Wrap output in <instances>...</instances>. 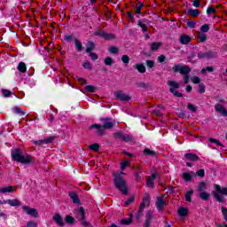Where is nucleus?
I'll return each instance as SVG.
<instances>
[{"label": "nucleus", "mask_w": 227, "mask_h": 227, "mask_svg": "<svg viewBox=\"0 0 227 227\" xmlns=\"http://www.w3.org/2000/svg\"><path fill=\"white\" fill-rule=\"evenodd\" d=\"M121 175H123V172L113 173L114 184V187L118 189V191H121L122 194L127 195L129 194V188H127V181L123 179V176H121Z\"/></svg>", "instance_id": "1"}, {"label": "nucleus", "mask_w": 227, "mask_h": 227, "mask_svg": "<svg viewBox=\"0 0 227 227\" xmlns=\"http://www.w3.org/2000/svg\"><path fill=\"white\" fill-rule=\"evenodd\" d=\"M191 67L187 65H182V64H175L172 67V72L174 74H180L183 75V81L184 84H189V80L191 79V76L189 74H191Z\"/></svg>", "instance_id": "2"}, {"label": "nucleus", "mask_w": 227, "mask_h": 227, "mask_svg": "<svg viewBox=\"0 0 227 227\" xmlns=\"http://www.w3.org/2000/svg\"><path fill=\"white\" fill-rule=\"evenodd\" d=\"M11 156L12 160L15 162H20V164H30L31 163V155L27 154L24 156L22 151L19 148H16L11 152Z\"/></svg>", "instance_id": "3"}, {"label": "nucleus", "mask_w": 227, "mask_h": 227, "mask_svg": "<svg viewBox=\"0 0 227 227\" xmlns=\"http://www.w3.org/2000/svg\"><path fill=\"white\" fill-rule=\"evenodd\" d=\"M167 86L169 87L168 91L174 97H176L177 98H182L184 97V94L177 90H180V82L173 80H168L167 81Z\"/></svg>", "instance_id": "4"}, {"label": "nucleus", "mask_w": 227, "mask_h": 227, "mask_svg": "<svg viewBox=\"0 0 227 227\" xmlns=\"http://www.w3.org/2000/svg\"><path fill=\"white\" fill-rule=\"evenodd\" d=\"M215 192H213V196L218 203H224V197L227 196V187H221L219 184H215ZM221 194L223 196H221Z\"/></svg>", "instance_id": "5"}, {"label": "nucleus", "mask_w": 227, "mask_h": 227, "mask_svg": "<svg viewBox=\"0 0 227 227\" xmlns=\"http://www.w3.org/2000/svg\"><path fill=\"white\" fill-rule=\"evenodd\" d=\"M114 137H115V139L124 141V143H134V137L131 135L125 134L121 131L114 133Z\"/></svg>", "instance_id": "6"}, {"label": "nucleus", "mask_w": 227, "mask_h": 227, "mask_svg": "<svg viewBox=\"0 0 227 227\" xmlns=\"http://www.w3.org/2000/svg\"><path fill=\"white\" fill-rule=\"evenodd\" d=\"M197 58H199V59H215V58H217V51H199L197 54Z\"/></svg>", "instance_id": "7"}, {"label": "nucleus", "mask_w": 227, "mask_h": 227, "mask_svg": "<svg viewBox=\"0 0 227 227\" xmlns=\"http://www.w3.org/2000/svg\"><path fill=\"white\" fill-rule=\"evenodd\" d=\"M22 209L24 210L27 215H30V217H34L35 219H38V210L36 208L29 207L28 206H23Z\"/></svg>", "instance_id": "8"}, {"label": "nucleus", "mask_w": 227, "mask_h": 227, "mask_svg": "<svg viewBox=\"0 0 227 227\" xmlns=\"http://www.w3.org/2000/svg\"><path fill=\"white\" fill-rule=\"evenodd\" d=\"M114 97L120 102H129L130 96L123 93V90H117L114 92Z\"/></svg>", "instance_id": "9"}, {"label": "nucleus", "mask_w": 227, "mask_h": 227, "mask_svg": "<svg viewBox=\"0 0 227 227\" xmlns=\"http://www.w3.org/2000/svg\"><path fill=\"white\" fill-rule=\"evenodd\" d=\"M95 36H99V38H103L104 40H115L116 35L114 34H109L105 31L100 32V31H96L94 33Z\"/></svg>", "instance_id": "10"}, {"label": "nucleus", "mask_w": 227, "mask_h": 227, "mask_svg": "<svg viewBox=\"0 0 227 227\" xmlns=\"http://www.w3.org/2000/svg\"><path fill=\"white\" fill-rule=\"evenodd\" d=\"M155 207L159 212H160V210H164V207H166V200H164V197L159 196L156 198Z\"/></svg>", "instance_id": "11"}, {"label": "nucleus", "mask_w": 227, "mask_h": 227, "mask_svg": "<svg viewBox=\"0 0 227 227\" xmlns=\"http://www.w3.org/2000/svg\"><path fill=\"white\" fill-rule=\"evenodd\" d=\"M93 129H96V133L98 134V136H104V132L106 129L103 125L95 123L89 127L90 130H91Z\"/></svg>", "instance_id": "12"}, {"label": "nucleus", "mask_w": 227, "mask_h": 227, "mask_svg": "<svg viewBox=\"0 0 227 227\" xmlns=\"http://www.w3.org/2000/svg\"><path fill=\"white\" fill-rule=\"evenodd\" d=\"M153 219V213L152 210H148L145 214V221L144 223L145 227H150L152 226V220Z\"/></svg>", "instance_id": "13"}, {"label": "nucleus", "mask_w": 227, "mask_h": 227, "mask_svg": "<svg viewBox=\"0 0 227 227\" xmlns=\"http://www.w3.org/2000/svg\"><path fill=\"white\" fill-rule=\"evenodd\" d=\"M185 160H190L191 162H198L200 160V156L192 153H186L184 154Z\"/></svg>", "instance_id": "14"}, {"label": "nucleus", "mask_w": 227, "mask_h": 227, "mask_svg": "<svg viewBox=\"0 0 227 227\" xmlns=\"http://www.w3.org/2000/svg\"><path fill=\"white\" fill-rule=\"evenodd\" d=\"M68 196H69V198H71V200L74 205L81 204V199H79V194H77V192H75L74 191L69 192Z\"/></svg>", "instance_id": "15"}, {"label": "nucleus", "mask_w": 227, "mask_h": 227, "mask_svg": "<svg viewBox=\"0 0 227 227\" xmlns=\"http://www.w3.org/2000/svg\"><path fill=\"white\" fill-rule=\"evenodd\" d=\"M191 35H181L179 38V43L181 45H189L191 43Z\"/></svg>", "instance_id": "16"}, {"label": "nucleus", "mask_w": 227, "mask_h": 227, "mask_svg": "<svg viewBox=\"0 0 227 227\" xmlns=\"http://www.w3.org/2000/svg\"><path fill=\"white\" fill-rule=\"evenodd\" d=\"M133 68L138 72V74H145L146 73V66L143 63H137L133 66Z\"/></svg>", "instance_id": "17"}, {"label": "nucleus", "mask_w": 227, "mask_h": 227, "mask_svg": "<svg viewBox=\"0 0 227 227\" xmlns=\"http://www.w3.org/2000/svg\"><path fill=\"white\" fill-rule=\"evenodd\" d=\"M215 109L216 113H220V114H222V116H227V110L221 104L216 103L215 106Z\"/></svg>", "instance_id": "18"}, {"label": "nucleus", "mask_w": 227, "mask_h": 227, "mask_svg": "<svg viewBox=\"0 0 227 227\" xmlns=\"http://www.w3.org/2000/svg\"><path fill=\"white\" fill-rule=\"evenodd\" d=\"M13 114H18V116H26L27 114V112L19 106H14L12 108Z\"/></svg>", "instance_id": "19"}, {"label": "nucleus", "mask_w": 227, "mask_h": 227, "mask_svg": "<svg viewBox=\"0 0 227 227\" xmlns=\"http://www.w3.org/2000/svg\"><path fill=\"white\" fill-rule=\"evenodd\" d=\"M53 221L58 224V226L63 227L65 226V222L63 221V216L59 214H56L53 216Z\"/></svg>", "instance_id": "20"}, {"label": "nucleus", "mask_w": 227, "mask_h": 227, "mask_svg": "<svg viewBox=\"0 0 227 227\" xmlns=\"http://www.w3.org/2000/svg\"><path fill=\"white\" fill-rule=\"evenodd\" d=\"M132 168L135 170V180L136 182H141L143 180V177L141 176V170H139V166L132 167Z\"/></svg>", "instance_id": "21"}, {"label": "nucleus", "mask_w": 227, "mask_h": 227, "mask_svg": "<svg viewBox=\"0 0 227 227\" xmlns=\"http://www.w3.org/2000/svg\"><path fill=\"white\" fill-rule=\"evenodd\" d=\"M132 221H134V215L130 214L129 218L121 220V224H123L124 226H130V224H132Z\"/></svg>", "instance_id": "22"}, {"label": "nucleus", "mask_w": 227, "mask_h": 227, "mask_svg": "<svg viewBox=\"0 0 227 227\" xmlns=\"http://www.w3.org/2000/svg\"><path fill=\"white\" fill-rule=\"evenodd\" d=\"M93 51H95V43L93 41H88L85 52L90 54V52H93Z\"/></svg>", "instance_id": "23"}, {"label": "nucleus", "mask_w": 227, "mask_h": 227, "mask_svg": "<svg viewBox=\"0 0 227 227\" xmlns=\"http://www.w3.org/2000/svg\"><path fill=\"white\" fill-rule=\"evenodd\" d=\"M17 70L21 74H26V72H27V66L21 61L18 64Z\"/></svg>", "instance_id": "24"}, {"label": "nucleus", "mask_w": 227, "mask_h": 227, "mask_svg": "<svg viewBox=\"0 0 227 227\" xmlns=\"http://www.w3.org/2000/svg\"><path fill=\"white\" fill-rule=\"evenodd\" d=\"M74 49L78 52H82L84 51V47L82 46V43H81V41L77 40V38H74Z\"/></svg>", "instance_id": "25"}, {"label": "nucleus", "mask_w": 227, "mask_h": 227, "mask_svg": "<svg viewBox=\"0 0 227 227\" xmlns=\"http://www.w3.org/2000/svg\"><path fill=\"white\" fill-rule=\"evenodd\" d=\"M177 214H178L179 217H187V215H189V209H187L185 207H180L177 210Z\"/></svg>", "instance_id": "26"}, {"label": "nucleus", "mask_w": 227, "mask_h": 227, "mask_svg": "<svg viewBox=\"0 0 227 227\" xmlns=\"http://www.w3.org/2000/svg\"><path fill=\"white\" fill-rule=\"evenodd\" d=\"M199 198H200V200H202V201H208V200L210 198V193H208L207 192H200L199 193Z\"/></svg>", "instance_id": "27"}, {"label": "nucleus", "mask_w": 227, "mask_h": 227, "mask_svg": "<svg viewBox=\"0 0 227 227\" xmlns=\"http://www.w3.org/2000/svg\"><path fill=\"white\" fill-rule=\"evenodd\" d=\"M145 205H140L138 211L137 213V219H141V217H143L145 215Z\"/></svg>", "instance_id": "28"}, {"label": "nucleus", "mask_w": 227, "mask_h": 227, "mask_svg": "<svg viewBox=\"0 0 227 227\" xmlns=\"http://www.w3.org/2000/svg\"><path fill=\"white\" fill-rule=\"evenodd\" d=\"M192 194H194L193 190H190V191L186 192L184 198L188 203H192Z\"/></svg>", "instance_id": "29"}, {"label": "nucleus", "mask_w": 227, "mask_h": 227, "mask_svg": "<svg viewBox=\"0 0 227 227\" xmlns=\"http://www.w3.org/2000/svg\"><path fill=\"white\" fill-rule=\"evenodd\" d=\"M144 155H147L148 157H155V155H157V153H155V151H153L149 148H145Z\"/></svg>", "instance_id": "30"}, {"label": "nucleus", "mask_w": 227, "mask_h": 227, "mask_svg": "<svg viewBox=\"0 0 227 227\" xmlns=\"http://www.w3.org/2000/svg\"><path fill=\"white\" fill-rule=\"evenodd\" d=\"M15 191V188L13 186H7L0 189V194H4L6 192H13Z\"/></svg>", "instance_id": "31"}, {"label": "nucleus", "mask_w": 227, "mask_h": 227, "mask_svg": "<svg viewBox=\"0 0 227 227\" xmlns=\"http://www.w3.org/2000/svg\"><path fill=\"white\" fill-rule=\"evenodd\" d=\"M145 65H146L148 70H152V69L155 68V60L147 59V60H145Z\"/></svg>", "instance_id": "32"}, {"label": "nucleus", "mask_w": 227, "mask_h": 227, "mask_svg": "<svg viewBox=\"0 0 227 227\" xmlns=\"http://www.w3.org/2000/svg\"><path fill=\"white\" fill-rule=\"evenodd\" d=\"M182 177L184 182H191L192 180V176L189 172H184Z\"/></svg>", "instance_id": "33"}, {"label": "nucleus", "mask_w": 227, "mask_h": 227, "mask_svg": "<svg viewBox=\"0 0 227 227\" xmlns=\"http://www.w3.org/2000/svg\"><path fill=\"white\" fill-rule=\"evenodd\" d=\"M188 15H191L192 17H198L200 15V10L198 9H189L187 11Z\"/></svg>", "instance_id": "34"}, {"label": "nucleus", "mask_w": 227, "mask_h": 227, "mask_svg": "<svg viewBox=\"0 0 227 227\" xmlns=\"http://www.w3.org/2000/svg\"><path fill=\"white\" fill-rule=\"evenodd\" d=\"M43 140L44 142V145H51L56 140V136L47 137L45 139Z\"/></svg>", "instance_id": "35"}, {"label": "nucleus", "mask_w": 227, "mask_h": 227, "mask_svg": "<svg viewBox=\"0 0 227 227\" xmlns=\"http://www.w3.org/2000/svg\"><path fill=\"white\" fill-rule=\"evenodd\" d=\"M137 26H138V27L142 28L143 33H146V31H148V26H146V24L143 23V21L141 20H139L137 21Z\"/></svg>", "instance_id": "36"}, {"label": "nucleus", "mask_w": 227, "mask_h": 227, "mask_svg": "<svg viewBox=\"0 0 227 227\" xmlns=\"http://www.w3.org/2000/svg\"><path fill=\"white\" fill-rule=\"evenodd\" d=\"M7 203L11 207H20V201L17 200H7Z\"/></svg>", "instance_id": "37"}, {"label": "nucleus", "mask_w": 227, "mask_h": 227, "mask_svg": "<svg viewBox=\"0 0 227 227\" xmlns=\"http://www.w3.org/2000/svg\"><path fill=\"white\" fill-rule=\"evenodd\" d=\"M113 127H114V122L113 121H105L103 124V129H105V130H109L110 129H113Z\"/></svg>", "instance_id": "38"}, {"label": "nucleus", "mask_w": 227, "mask_h": 227, "mask_svg": "<svg viewBox=\"0 0 227 227\" xmlns=\"http://www.w3.org/2000/svg\"><path fill=\"white\" fill-rule=\"evenodd\" d=\"M160 45H162V43L154 42L151 44V51H159L160 49Z\"/></svg>", "instance_id": "39"}, {"label": "nucleus", "mask_w": 227, "mask_h": 227, "mask_svg": "<svg viewBox=\"0 0 227 227\" xmlns=\"http://www.w3.org/2000/svg\"><path fill=\"white\" fill-rule=\"evenodd\" d=\"M104 63L106 67H112L114 64V60L111 57L105 58Z\"/></svg>", "instance_id": "40"}, {"label": "nucleus", "mask_w": 227, "mask_h": 227, "mask_svg": "<svg viewBox=\"0 0 227 227\" xmlns=\"http://www.w3.org/2000/svg\"><path fill=\"white\" fill-rule=\"evenodd\" d=\"M207 141H209V143H213L214 145H216L217 146L224 147L223 143H221V141H219V140H217L215 138L209 137V138H207Z\"/></svg>", "instance_id": "41"}, {"label": "nucleus", "mask_w": 227, "mask_h": 227, "mask_svg": "<svg viewBox=\"0 0 227 227\" xmlns=\"http://www.w3.org/2000/svg\"><path fill=\"white\" fill-rule=\"evenodd\" d=\"M85 91H88L89 93H97V87L93 85H87L85 86Z\"/></svg>", "instance_id": "42"}, {"label": "nucleus", "mask_w": 227, "mask_h": 227, "mask_svg": "<svg viewBox=\"0 0 227 227\" xmlns=\"http://www.w3.org/2000/svg\"><path fill=\"white\" fill-rule=\"evenodd\" d=\"M206 189H207V183L205 182L199 183V186H198L199 192H205Z\"/></svg>", "instance_id": "43"}, {"label": "nucleus", "mask_w": 227, "mask_h": 227, "mask_svg": "<svg viewBox=\"0 0 227 227\" xmlns=\"http://www.w3.org/2000/svg\"><path fill=\"white\" fill-rule=\"evenodd\" d=\"M1 93L4 98H8V97L12 96V92L8 89H2Z\"/></svg>", "instance_id": "44"}, {"label": "nucleus", "mask_w": 227, "mask_h": 227, "mask_svg": "<svg viewBox=\"0 0 227 227\" xmlns=\"http://www.w3.org/2000/svg\"><path fill=\"white\" fill-rule=\"evenodd\" d=\"M140 205H144V207H146V205H150V195H146L143 198L142 202Z\"/></svg>", "instance_id": "45"}, {"label": "nucleus", "mask_w": 227, "mask_h": 227, "mask_svg": "<svg viewBox=\"0 0 227 227\" xmlns=\"http://www.w3.org/2000/svg\"><path fill=\"white\" fill-rule=\"evenodd\" d=\"M90 150H91L92 152H98V150H100V145L99 144H91L89 146Z\"/></svg>", "instance_id": "46"}, {"label": "nucleus", "mask_w": 227, "mask_h": 227, "mask_svg": "<svg viewBox=\"0 0 227 227\" xmlns=\"http://www.w3.org/2000/svg\"><path fill=\"white\" fill-rule=\"evenodd\" d=\"M216 12L217 11L215 10V8H214V6H208L206 11L207 15H212Z\"/></svg>", "instance_id": "47"}, {"label": "nucleus", "mask_w": 227, "mask_h": 227, "mask_svg": "<svg viewBox=\"0 0 227 227\" xmlns=\"http://www.w3.org/2000/svg\"><path fill=\"white\" fill-rule=\"evenodd\" d=\"M199 40H200L199 42L200 43H203L207 42V40H208V38L207 37V34H205V33L200 34L199 35Z\"/></svg>", "instance_id": "48"}, {"label": "nucleus", "mask_w": 227, "mask_h": 227, "mask_svg": "<svg viewBox=\"0 0 227 227\" xmlns=\"http://www.w3.org/2000/svg\"><path fill=\"white\" fill-rule=\"evenodd\" d=\"M121 60L124 63V65H129V63H130V57H129V55H122Z\"/></svg>", "instance_id": "49"}, {"label": "nucleus", "mask_w": 227, "mask_h": 227, "mask_svg": "<svg viewBox=\"0 0 227 227\" xmlns=\"http://www.w3.org/2000/svg\"><path fill=\"white\" fill-rule=\"evenodd\" d=\"M200 31L201 33H208L210 31V25L208 24H204L200 27Z\"/></svg>", "instance_id": "50"}, {"label": "nucleus", "mask_w": 227, "mask_h": 227, "mask_svg": "<svg viewBox=\"0 0 227 227\" xmlns=\"http://www.w3.org/2000/svg\"><path fill=\"white\" fill-rule=\"evenodd\" d=\"M108 51L110 54H118L120 52V49L116 46H111Z\"/></svg>", "instance_id": "51"}, {"label": "nucleus", "mask_w": 227, "mask_h": 227, "mask_svg": "<svg viewBox=\"0 0 227 227\" xmlns=\"http://www.w3.org/2000/svg\"><path fill=\"white\" fill-rule=\"evenodd\" d=\"M136 87L137 88H141V89H144V90H148L149 85H148V83H145V82H137V83H136Z\"/></svg>", "instance_id": "52"}, {"label": "nucleus", "mask_w": 227, "mask_h": 227, "mask_svg": "<svg viewBox=\"0 0 227 227\" xmlns=\"http://www.w3.org/2000/svg\"><path fill=\"white\" fill-rule=\"evenodd\" d=\"M127 166H130V161L124 160L121 163V171H124V169H127Z\"/></svg>", "instance_id": "53"}, {"label": "nucleus", "mask_w": 227, "mask_h": 227, "mask_svg": "<svg viewBox=\"0 0 227 227\" xmlns=\"http://www.w3.org/2000/svg\"><path fill=\"white\" fill-rule=\"evenodd\" d=\"M66 223L67 224H74V223H75V219H74V216L67 215L66 216Z\"/></svg>", "instance_id": "54"}, {"label": "nucleus", "mask_w": 227, "mask_h": 227, "mask_svg": "<svg viewBox=\"0 0 227 227\" xmlns=\"http://www.w3.org/2000/svg\"><path fill=\"white\" fill-rule=\"evenodd\" d=\"M146 187H149V189H154L155 188V183H153V180H150V179L147 178Z\"/></svg>", "instance_id": "55"}, {"label": "nucleus", "mask_w": 227, "mask_h": 227, "mask_svg": "<svg viewBox=\"0 0 227 227\" xmlns=\"http://www.w3.org/2000/svg\"><path fill=\"white\" fill-rule=\"evenodd\" d=\"M189 111H191L192 113H196V111H198V107H196V106L192 105V104H188L187 106Z\"/></svg>", "instance_id": "56"}, {"label": "nucleus", "mask_w": 227, "mask_h": 227, "mask_svg": "<svg viewBox=\"0 0 227 227\" xmlns=\"http://www.w3.org/2000/svg\"><path fill=\"white\" fill-rule=\"evenodd\" d=\"M89 56L90 58V59H92V61H97V59H98V55L95 52L90 51L89 53Z\"/></svg>", "instance_id": "57"}, {"label": "nucleus", "mask_w": 227, "mask_h": 227, "mask_svg": "<svg viewBox=\"0 0 227 227\" xmlns=\"http://www.w3.org/2000/svg\"><path fill=\"white\" fill-rule=\"evenodd\" d=\"M32 145H35V146H42L43 145H45L43 140H32Z\"/></svg>", "instance_id": "58"}, {"label": "nucleus", "mask_w": 227, "mask_h": 227, "mask_svg": "<svg viewBox=\"0 0 227 227\" xmlns=\"http://www.w3.org/2000/svg\"><path fill=\"white\" fill-rule=\"evenodd\" d=\"M205 91H206L205 84L204 83H200L198 92L199 93H205Z\"/></svg>", "instance_id": "59"}, {"label": "nucleus", "mask_w": 227, "mask_h": 227, "mask_svg": "<svg viewBox=\"0 0 227 227\" xmlns=\"http://www.w3.org/2000/svg\"><path fill=\"white\" fill-rule=\"evenodd\" d=\"M83 68H86L87 70H91V63L90 61H85L82 63Z\"/></svg>", "instance_id": "60"}, {"label": "nucleus", "mask_w": 227, "mask_h": 227, "mask_svg": "<svg viewBox=\"0 0 227 227\" xmlns=\"http://www.w3.org/2000/svg\"><path fill=\"white\" fill-rule=\"evenodd\" d=\"M134 200H136V197L134 195L129 197L125 202L126 207H129V205H130L134 201Z\"/></svg>", "instance_id": "61"}, {"label": "nucleus", "mask_w": 227, "mask_h": 227, "mask_svg": "<svg viewBox=\"0 0 227 227\" xmlns=\"http://www.w3.org/2000/svg\"><path fill=\"white\" fill-rule=\"evenodd\" d=\"M197 176L203 178L205 176V169L200 168L197 171Z\"/></svg>", "instance_id": "62"}, {"label": "nucleus", "mask_w": 227, "mask_h": 227, "mask_svg": "<svg viewBox=\"0 0 227 227\" xmlns=\"http://www.w3.org/2000/svg\"><path fill=\"white\" fill-rule=\"evenodd\" d=\"M222 214L223 215L224 221H227V207H222Z\"/></svg>", "instance_id": "63"}, {"label": "nucleus", "mask_w": 227, "mask_h": 227, "mask_svg": "<svg viewBox=\"0 0 227 227\" xmlns=\"http://www.w3.org/2000/svg\"><path fill=\"white\" fill-rule=\"evenodd\" d=\"M215 227H227V223L225 222H223V223H220L215 222Z\"/></svg>", "instance_id": "64"}]
</instances>
